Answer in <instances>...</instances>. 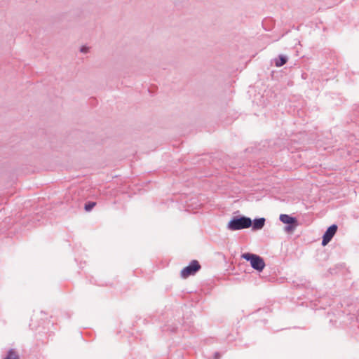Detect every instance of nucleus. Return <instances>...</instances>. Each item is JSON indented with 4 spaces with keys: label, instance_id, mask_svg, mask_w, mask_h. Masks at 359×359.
<instances>
[{
    "label": "nucleus",
    "instance_id": "obj_1",
    "mask_svg": "<svg viewBox=\"0 0 359 359\" xmlns=\"http://www.w3.org/2000/svg\"><path fill=\"white\" fill-rule=\"evenodd\" d=\"M252 224V219L244 215L234 216L229 222L227 229L231 231H238L250 228Z\"/></svg>",
    "mask_w": 359,
    "mask_h": 359
},
{
    "label": "nucleus",
    "instance_id": "obj_2",
    "mask_svg": "<svg viewBox=\"0 0 359 359\" xmlns=\"http://www.w3.org/2000/svg\"><path fill=\"white\" fill-rule=\"evenodd\" d=\"M241 257L246 261L250 262L252 268L259 272L262 271L265 267V262L263 258L257 255L245 252L242 254Z\"/></svg>",
    "mask_w": 359,
    "mask_h": 359
},
{
    "label": "nucleus",
    "instance_id": "obj_6",
    "mask_svg": "<svg viewBox=\"0 0 359 359\" xmlns=\"http://www.w3.org/2000/svg\"><path fill=\"white\" fill-rule=\"evenodd\" d=\"M252 221V231H258L262 229L265 224L266 219L264 217L256 218Z\"/></svg>",
    "mask_w": 359,
    "mask_h": 359
},
{
    "label": "nucleus",
    "instance_id": "obj_10",
    "mask_svg": "<svg viewBox=\"0 0 359 359\" xmlns=\"http://www.w3.org/2000/svg\"><path fill=\"white\" fill-rule=\"evenodd\" d=\"M89 48L87 46H82L80 49V51L83 53H86L88 52Z\"/></svg>",
    "mask_w": 359,
    "mask_h": 359
},
{
    "label": "nucleus",
    "instance_id": "obj_4",
    "mask_svg": "<svg viewBox=\"0 0 359 359\" xmlns=\"http://www.w3.org/2000/svg\"><path fill=\"white\" fill-rule=\"evenodd\" d=\"M279 219L283 224H287L285 226V231L286 232L293 231L298 225L297 218L289 215L281 214Z\"/></svg>",
    "mask_w": 359,
    "mask_h": 359
},
{
    "label": "nucleus",
    "instance_id": "obj_3",
    "mask_svg": "<svg viewBox=\"0 0 359 359\" xmlns=\"http://www.w3.org/2000/svg\"><path fill=\"white\" fill-rule=\"evenodd\" d=\"M201 269V265L197 260H192L188 266L184 267L180 273L182 278H187L190 276H194Z\"/></svg>",
    "mask_w": 359,
    "mask_h": 359
},
{
    "label": "nucleus",
    "instance_id": "obj_5",
    "mask_svg": "<svg viewBox=\"0 0 359 359\" xmlns=\"http://www.w3.org/2000/svg\"><path fill=\"white\" fill-rule=\"evenodd\" d=\"M338 226L337 224H332L330 226L323 236L322 245L325 246L332 240L337 231Z\"/></svg>",
    "mask_w": 359,
    "mask_h": 359
},
{
    "label": "nucleus",
    "instance_id": "obj_7",
    "mask_svg": "<svg viewBox=\"0 0 359 359\" xmlns=\"http://www.w3.org/2000/svg\"><path fill=\"white\" fill-rule=\"evenodd\" d=\"M288 57L284 55H279L274 59L275 65L278 67H282L287 62Z\"/></svg>",
    "mask_w": 359,
    "mask_h": 359
},
{
    "label": "nucleus",
    "instance_id": "obj_11",
    "mask_svg": "<svg viewBox=\"0 0 359 359\" xmlns=\"http://www.w3.org/2000/svg\"><path fill=\"white\" fill-rule=\"evenodd\" d=\"M219 353L218 352H216L215 353V359H219Z\"/></svg>",
    "mask_w": 359,
    "mask_h": 359
},
{
    "label": "nucleus",
    "instance_id": "obj_9",
    "mask_svg": "<svg viewBox=\"0 0 359 359\" xmlns=\"http://www.w3.org/2000/svg\"><path fill=\"white\" fill-rule=\"evenodd\" d=\"M96 205V203L95 202H93V201H88V203H86L85 204V210L87 211V212H89Z\"/></svg>",
    "mask_w": 359,
    "mask_h": 359
},
{
    "label": "nucleus",
    "instance_id": "obj_8",
    "mask_svg": "<svg viewBox=\"0 0 359 359\" xmlns=\"http://www.w3.org/2000/svg\"><path fill=\"white\" fill-rule=\"evenodd\" d=\"M4 359H20L19 354L14 349L11 348Z\"/></svg>",
    "mask_w": 359,
    "mask_h": 359
}]
</instances>
